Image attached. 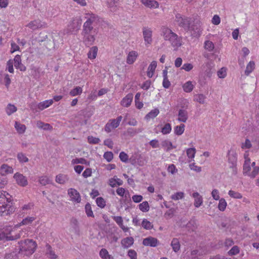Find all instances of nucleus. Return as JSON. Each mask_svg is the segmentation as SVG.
Here are the masks:
<instances>
[{
  "mask_svg": "<svg viewBox=\"0 0 259 259\" xmlns=\"http://www.w3.org/2000/svg\"><path fill=\"white\" fill-rule=\"evenodd\" d=\"M18 253H21L27 256L33 254L35 251L37 243L32 239H26L19 242Z\"/></svg>",
  "mask_w": 259,
  "mask_h": 259,
  "instance_id": "1",
  "label": "nucleus"
},
{
  "mask_svg": "<svg viewBox=\"0 0 259 259\" xmlns=\"http://www.w3.org/2000/svg\"><path fill=\"white\" fill-rule=\"evenodd\" d=\"M183 105L181 106L182 109H180L178 113V119L179 121L186 122L188 119V112L186 109L188 108L189 102L186 99L183 100Z\"/></svg>",
  "mask_w": 259,
  "mask_h": 259,
  "instance_id": "2",
  "label": "nucleus"
},
{
  "mask_svg": "<svg viewBox=\"0 0 259 259\" xmlns=\"http://www.w3.org/2000/svg\"><path fill=\"white\" fill-rule=\"evenodd\" d=\"M20 237L19 234H16L13 236L11 235V231L9 229H1L0 230V240H14Z\"/></svg>",
  "mask_w": 259,
  "mask_h": 259,
  "instance_id": "3",
  "label": "nucleus"
},
{
  "mask_svg": "<svg viewBox=\"0 0 259 259\" xmlns=\"http://www.w3.org/2000/svg\"><path fill=\"white\" fill-rule=\"evenodd\" d=\"M177 18L178 25L184 28L185 30L188 31L194 29L191 25V17H177Z\"/></svg>",
  "mask_w": 259,
  "mask_h": 259,
  "instance_id": "4",
  "label": "nucleus"
},
{
  "mask_svg": "<svg viewBox=\"0 0 259 259\" xmlns=\"http://www.w3.org/2000/svg\"><path fill=\"white\" fill-rule=\"evenodd\" d=\"M81 26V22L79 20L73 19L68 25L66 30L68 34L75 33L79 29Z\"/></svg>",
  "mask_w": 259,
  "mask_h": 259,
  "instance_id": "5",
  "label": "nucleus"
},
{
  "mask_svg": "<svg viewBox=\"0 0 259 259\" xmlns=\"http://www.w3.org/2000/svg\"><path fill=\"white\" fill-rule=\"evenodd\" d=\"M15 211V208L12 206V202L1 204L0 215L6 216Z\"/></svg>",
  "mask_w": 259,
  "mask_h": 259,
  "instance_id": "6",
  "label": "nucleus"
},
{
  "mask_svg": "<svg viewBox=\"0 0 259 259\" xmlns=\"http://www.w3.org/2000/svg\"><path fill=\"white\" fill-rule=\"evenodd\" d=\"M143 35L146 46L150 45L152 42V31L148 27H144L143 28Z\"/></svg>",
  "mask_w": 259,
  "mask_h": 259,
  "instance_id": "7",
  "label": "nucleus"
},
{
  "mask_svg": "<svg viewBox=\"0 0 259 259\" xmlns=\"http://www.w3.org/2000/svg\"><path fill=\"white\" fill-rule=\"evenodd\" d=\"M47 23L46 22H43L39 19L37 18L32 21H31L26 25V26L33 30H35L38 28L45 27Z\"/></svg>",
  "mask_w": 259,
  "mask_h": 259,
  "instance_id": "8",
  "label": "nucleus"
},
{
  "mask_svg": "<svg viewBox=\"0 0 259 259\" xmlns=\"http://www.w3.org/2000/svg\"><path fill=\"white\" fill-rule=\"evenodd\" d=\"M168 41H169L171 45L173 47L176 48V49L182 45V39L175 33H174V34L171 35V37L168 38Z\"/></svg>",
  "mask_w": 259,
  "mask_h": 259,
  "instance_id": "9",
  "label": "nucleus"
},
{
  "mask_svg": "<svg viewBox=\"0 0 259 259\" xmlns=\"http://www.w3.org/2000/svg\"><path fill=\"white\" fill-rule=\"evenodd\" d=\"M83 36V41L85 45L89 47L93 44L95 40V35L91 34V32H82Z\"/></svg>",
  "mask_w": 259,
  "mask_h": 259,
  "instance_id": "10",
  "label": "nucleus"
},
{
  "mask_svg": "<svg viewBox=\"0 0 259 259\" xmlns=\"http://www.w3.org/2000/svg\"><path fill=\"white\" fill-rule=\"evenodd\" d=\"M68 194L71 200L73 201L79 203L81 201L80 195L79 192L74 188H70L68 190Z\"/></svg>",
  "mask_w": 259,
  "mask_h": 259,
  "instance_id": "11",
  "label": "nucleus"
},
{
  "mask_svg": "<svg viewBox=\"0 0 259 259\" xmlns=\"http://www.w3.org/2000/svg\"><path fill=\"white\" fill-rule=\"evenodd\" d=\"M14 178L18 185L22 187H25L28 184L27 178L23 175L18 172L14 175Z\"/></svg>",
  "mask_w": 259,
  "mask_h": 259,
  "instance_id": "12",
  "label": "nucleus"
},
{
  "mask_svg": "<svg viewBox=\"0 0 259 259\" xmlns=\"http://www.w3.org/2000/svg\"><path fill=\"white\" fill-rule=\"evenodd\" d=\"M95 17H89L84 22L83 26L82 32H91L93 29V23Z\"/></svg>",
  "mask_w": 259,
  "mask_h": 259,
  "instance_id": "13",
  "label": "nucleus"
},
{
  "mask_svg": "<svg viewBox=\"0 0 259 259\" xmlns=\"http://www.w3.org/2000/svg\"><path fill=\"white\" fill-rule=\"evenodd\" d=\"M158 240L157 238L148 237L143 239V244L145 246H150L152 247H156L158 245Z\"/></svg>",
  "mask_w": 259,
  "mask_h": 259,
  "instance_id": "14",
  "label": "nucleus"
},
{
  "mask_svg": "<svg viewBox=\"0 0 259 259\" xmlns=\"http://www.w3.org/2000/svg\"><path fill=\"white\" fill-rule=\"evenodd\" d=\"M161 35L163 37L165 40H168V38L171 37L174 32L166 26H162L160 29Z\"/></svg>",
  "mask_w": 259,
  "mask_h": 259,
  "instance_id": "15",
  "label": "nucleus"
},
{
  "mask_svg": "<svg viewBox=\"0 0 259 259\" xmlns=\"http://www.w3.org/2000/svg\"><path fill=\"white\" fill-rule=\"evenodd\" d=\"M138 53L135 51H132L128 53L126 58V63L129 65L133 64L136 60Z\"/></svg>",
  "mask_w": 259,
  "mask_h": 259,
  "instance_id": "16",
  "label": "nucleus"
},
{
  "mask_svg": "<svg viewBox=\"0 0 259 259\" xmlns=\"http://www.w3.org/2000/svg\"><path fill=\"white\" fill-rule=\"evenodd\" d=\"M197 227V221L194 217L192 218L186 225V228L190 232L195 231Z\"/></svg>",
  "mask_w": 259,
  "mask_h": 259,
  "instance_id": "17",
  "label": "nucleus"
},
{
  "mask_svg": "<svg viewBox=\"0 0 259 259\" xmlns=\"http://www.w3.org/2000/svg\"><path fill=\"white\" fill-rule=\"evenodd\" d=\"M133 95L132 94H128L121 101L120 104L123 107H129L133 101Z\"/></svg>",
  "mask_w": 259,
  "mask_h": 259,
  "instance_id": "18",
  "label": "nucleus"
},
{
  "mask_svg": "<svg viewBox=\"0 0 259 259\" xmlns=\"http://www.w3.org/2000/svg\"><path fill=\"white\" fill-rule=\"evenodd\" d=\"M134 242V239L132 237H127L121 240V244L124 248L131 247Z\"/></svg>",
  "mask_w": 259,
  "mask_h": 259,
  "instance_id": "19",
  "label": "nucleus"
},
{
  "mask_svg": "<svg viewBox=\"0 0 259 259\" xmlns=\"http://www.w3.org/2000/svg\"><path fill=\"white\" fill-rule=\"evenodd\" d=\"M142 3L146 7L149 8H156L159 6L158 3L155 0H142Z\"/></svg>",
  "mask_w": 259,
  "mask_h": 259,
  "instance_id": "20",
  "label": "nucleus"
},
{
  "mask_svg": "<svg viewBox=\"0 0 259 259\" xmlns=\"http://www.w3.org/2000/svg\"><path fill=\"white\" fill-rule=\"evenodd\" d=\"M46 254L48 257L51 259H56L57 258V255L56 254L55 251L53 250L52 246L50 244L47 243L46 245Z\"/></svg>",
  "mask_w": 259,
  "mask_h": 259,
  "instance_id": "21",
  "label": "nucleus"
},
{
  "mask_svg": "<svg viewBox=\"0 0 259 259\" xmlns=\"http://www.w3.org/2000/svg\"><path fill=\"white\" fill-rule=\"evenodd\" d=\"M228 162L229 163H237V157L235 152L232 150H229L228 152Z\"/></svg>",
  "mask_w": 259,
  "mask_h": 259,
  "instance_id": "22",
  "label": "nucleus"
},
{
  "mask_svg": "<svg viewBox=\"0 0 259 259\" xmlns=\"http://www.w3.org/2000/svg\"><path fill=\"white\" fill-rule=\"evenodd\" d=\"M193 197L195 198L194 206L196 207H199L201 205L203 202V198L198 192H194L192 194Z\"/></svg>",
  "mask_w": 259,
  "mask_h": 259,
  "instance_id": "23",
  "label": "nucleus"
},
{
  "mask_svg": "<svg viewBox=\"0 0 259 259\" xmlns=\"http://www.w3.org/2000/svg\"><path fill=\"white\" fill-rule=\"evenodd\" d=\"M157 66V62L156 61H153L149 65L148 68L147 76L149 78H151L153 75L154 71Z\"/></svg>",
  "mask_w": 259,
  "mask_h": 259,
  "instance_id": "24",
  "label": "nucleus"
},
{
  "mask_svg": "<svg viewBox=\"0 0 259 259\" xmlns=\"http://www.w3.org/2000/svg\"><path fill=\"white\" fill-rule=\"evenodd\" d=\"M68 180L69 177L66 175L59 174L56 177V182L60 184H64Z\"/></svg>",
  "mask_w": 259,
  "mask_h": 259,
  "instance_id": "25",
  "label": "nucleus"
},
{
  "mask_svg": "<svg viewBox=\"0 0 259 259\" xmlns=\"http://www.w3.org/2000/svg\"><path fill=\"white\" fill-rule=\"evenodd\" d=\"M53 103V100H46L43 102H40L37 105V107L39 110H43L44 109L49 107Z\"/></svg>",
  "mask_w": 259,
  "mask_h": 259,
  "instance_id": "26",
  "label": "nucleus"
},
{
  "mask_svg": "<svg viewBox=\"0 0 259 259\" xmlns=\"http://www.w3.org/2000/svg\"><path fill=\"white\" fill-rule=\"evenodd\" d=\"M161 145L162 147L165 148L166 152L169 151L171 149L176 148L175 146H173L172 143L167 140H163L161 142Z\"/></svg>",
  "mask_w": 259,
  "mask_h": 259,
  "instance_id": "27",
  "label": "nucleus"
},
{
  "mask_svg": "<svg viewBox=\"0 0 259 259\" xmlns=\"http://www.w3.org/2000/svg\"><path fill=\"white\" fill-rule=\"evenodd\" d=\"M172 250L174 252H177L180 249V243L178 238H174L170 243Z\"/></svg>",
  "mask_w": 259,
  "mask_h": 259,
  "instance_id": "28",
  "label": "nucleus"
},
{
  "mask_svg": "<svg viewBox=\"0 0 259 259\" xmlns=\"http://www.w3.org/2000/svg\"><path fill=\"white\" fill-rule=\"evenodd\" d=\"M98 50V47L96 46L92 47L88 53V58L90 59H95L97 55Z\"/></svg>",
  "mask_w": 259,
  "mask_h": 259,
  "instance_id": "29",
  "label": "nucleus"
},
{
  "mask_svg": "<svg viewBox=\"0 0 259 259\" xmlns=\"http://www.w3.org/2000/svg\"><path fill=\"white\" fill-rule=\"evenodd\" d=\"M185 126L184 124L176 126L174 129L175 134L177 136L182 135L185 131Z\"/></svg>",
  "mask_w": 259,
  "mask_h": 259,
  "instance_id": "30",
  "label": "nucleus"
},
{
  "mask_svg": "<svg viewBox=\"0 0 259 259\" xmlns=\"http://www.w3.org/2000/svg\"><path fill=\"white\" fill-rule=\"evenodd\" d=\"M15 127L18 133L23 134L26 130V126L24 124H21L18 121H15Z\"/></svg>",
  "mask_w": 259,
  "mask_h": 259,
  "instance_id": "31",
  "label": "nucleus"
},
{
  "mask_svg": "<svg viewBox=\"0 0 259 259\" xmlns=\"http://www.w3.org/2000/svg\"><path fill=\"white\" fill-rule=\"evenodd\" d=\"M17 110V107L12 104H8L6 108V112L8 115H11L12 114L15 112Z\"/></svg>",
  "mask_w": 259,
  "mask_h": 259,
  "instance_id": "32",
  "label": "nucleus"
},
{
  "mask_svg": "<svg viewBox=\"0 0 259 259\" xmlns=\"http://www.w3.org/2000/svg\"><path fill=\"white\" fill-rule=\"evenodd\" d=\"M183 88L184 92L190 93L193 90L194 85L191 81H188L183 84Z\"/></svg>",
  "mask_w": 259,
  "mask_h": 259,
  "instance_id": "33",
  "label": "nucleus"
},
{
  "mask_svg": "<svg viewBox=\"0 0 259 259\" xmlns=\"http://www.w3.org/2000/svg\"><path fill=\"white\" fill-rule=\"evenodd\" d=\"M255 68V63L254 61H251L247 64L245 70L246 75H248Z\"/></svg>",
  "mask_w": 259,
  "mask_h": 259,
  "instance_id": "34",
  "label": "nucleus"
},
{
  "mask_svg": "<svg viewBox=\"0 0 259 259\" xmlns=\"http://www.w3.org/2000/svg\"><path fill=\"white\" fill-rule=\"evenodd\" d=\"M18 251L17 249L13 251L10 253H6L4 256V259H17Z\"/></svg>",
  "mask_w": 259,
  "mask_h": 259,
  "instance_id": "35",
  "label": "nucleus"
},
{
  "mask_svg": "<svg viewBox=\"0 0 259 259\" xmlns=\"http://www.w3.org/2000/svg\"><path fill=\"white\" fill-rule=\"evenodd\" d=\"M159 113V111L158 109H154L152 110L150 112H149L145 116V119L147 120H149L150 118H155Z\"/></svg>",
  "mask_w": 259,
  "mask_h": 259,
  "instance_id": "36",
  "label": "nucleus"
},
{
  "mask_svg": "<svg viewBox=\"0 0 259 259\" xmlns=\"http://www.w3.org/2000/svg\"><path fill=\"white\" fill-rule=\"evenodd\" d=\"M100 256L103 259H110L112 258L108 253L107 250L105 248H102L100 251Z\"/></svg>",
  "mask_w": 259,
  "mask_h": 259,
  "instance_id": "37",
  "label": "nucleus"
},
{
  "mask_svg": "<svg viewBox=\"0 0 259 259\" xmlns=\"http://www.w3.org/2000/svg\"><path fill=\"white\" fill-rule=\"evenodd\" d=\"M36 125L38 128H42L45 130H48L52 128V126L50 124L45 123L41 121H37Z\"/></svg>",
  "mask_w": 259,
  "mask_h": 259,
  "instance_id": "38",
  "label": "nucleus"
},
{
  "mask_svg": "<svg viewBox=\"0 0 259 259\" xmlns=\"http://www.w3.org/2000/svg\"><path fill=\"white\" fill-rule=\"evenodd\" d=\"M139 208L142 211L146 212L149 210L150 206L147 201H144L139 205Z\"/></svg>",
  "mask_w": 259,
  "mask_h": 259,
  "instance_id": "39",
  "label": "nucleus"
},
{
  "mask_svg": "<svg viewBox=\"0 0 259 259\" xmlns=\"http://www.w3.org/2000/svg\"><path fill=\"white\" fill-rule=\"evenodd\" d=\"M39 182L42 186H46L47 184H52V180H51L47 176H41L39 178Z\"/></svg>",
  "mask_w": 259,
  "mask_h": 259,
  "instance_id": "40",
  "label": "nucleus"
},
{
  "mask_svg": "<svg viewBox=\"0 0 259 259\" xmlns=\"http://www.w3.org/2000/svg\"><path fill=\"white\" fill-rule=\"evenodd\" d=\"M1 169L2 172H5L6 174H12L13 172V168L6 164H2Z\"/></svg>",
  "mask_w": 259,
  "mask_h": 259,
  "instance_id": "41",
  "label": "nucleus"
},
{
  "mask_svg": "<svg viewBox=\"0 0 259 259\" xmlns=\"http://www.w3.org/2000/svg\"><path fill=\"white\" fill-rule=\"evenodd\" d=\"M142 226L146 230H151L153 228V225L147 219H144L142 222Z\"/></svg>",
  "mask_w": 259,
  "mask_h": 259,
  "instance_id": "42",
  "label": "nucleus"
},
{
  "mask_svg": "<svg viewBox=\"0 0 259 259\" xmlns=\"http://www.w3.org/2000/svg\"><path fill=\"white\" fill-rule=\"evenodd\" d=\"M205 96L203 94H197L194 96V100L200 104H204L205 100Z\"/></svg>",
  "mask_w": 259,
  "mask_h": 259,
  "instance_id": "43",
  "label": "nucleus"
},
{
  "mask_svg": "<svg viewBox=\"0 0 259 259\" xmlns=\"http://www.w3.org/2000/svg\"><path fill=\"white\" fill-rule=\"evenodd\" d=\"M227 202L224 198H221L219 200L218 208L220 210L223 211L225 210L227 206Z\"/></svg>",
  "mask_w": 259,
  "mask_h": 259,
  "instance_id": "44",
  "label": "nucleus"
},
{
  "mask_svg": "<svg viewBox=\"0 0 259 259\" xmlns=\"http://www.w3.org/2000/svg\"><path fill=\"white\" fill-rule=\"evenodd\" d=\"M171 131V126L170 123H166L164 126L161 128V133L163 135L169 134Z\"/></svg>",
  "mask_w": 259,
  "mask_h": 259,
  "instance_id": "45",
  "label": "nucleus"
},
{
  "mask_svg": "<svg viewBox=\"0 0 259 259\" xmlns=\"http://www.w3.org/2000/svg\"><path fill=\"white\" fill-rule=\"evenodd\" d=\"M17 157L18 160L20 163L27 162L28 161V158L22 152L18 153Z\"/></svg>",
  "mask_w": 259,
  "mask_h": 259,
  "instance_id": "46",
  "label": "nucleus"
},
{
  "mask_svg": "<svg viewBox=\"0 0 259 259\" xmlns=\"http://www.w3.org/2000/svg\"><path fill=\"white\" fill-rule=\"evenodd\" d=\"M82 90L80 87H76L70 92V95L71 96H75L82 93Z\"/></svg>",
  "mask_w": 259,
  "mask_h": 259,
  "instance_id": "47",
  "label": "nucleus"
},
{
  "mask_svg": "<svg viewBox=\"0 0 259 259\" xmlns=\"http://www.w3.org/2000/svg\"><path fill=\"white\" fill-rule=\"evenodd\" d=\"M85 210L86 214L89 217H94V215L93 212L92 210V207L91 204L89 203H88L85 204Z\"/></svg>",
  "mask_w": 259,
  "mask_h": 259,
  "instance_id": "48",
  "label": "nucleus"
},
{
  "mask_svg": "<svg viewBox=\"0 0 259 259\" xmlns=\"http://www.w3.org/2000/svg\"><path fill=\"white\" fill-rule=\"evenodd\" d=\"M204 48L208 51H212L214 48V44L210 40H206L204 42Z\"/></svg>",
  "mask_w": 259,
  "mask_h": 259,
  "instance_id": "49",
  "label": "nucleus"
},
{
  "mask_svg": "<svg viewBox=\"0 0 259 259\" xmlns=\"http://www.w3.org/2000/svg\"><path fill=\"white\" fill-rule=\"evenodd\" d=\"M228 194L230 197L235 199H241L242 198V195L241 193L233 190H230Z\"/></svg>",
  "mask_w": 259,
  "mask_h": 259,
  "instance_id": "50",
  "label": "nucleus"
},
{
  "mask_svg": "<svg viewBox=\"0 0 259 259\" xmlns=\"http://www.w3.org/2000/svg\"><path fill=\"white\" fill-rule=\"evenodd\" d=\"M8 183L7 178L6 176L0 173V188H4Z\"/></svg>",
  "mask_w": 259,
  "mask_h": 259,
  "instance_id": "51",
  "label": "nucleus"
},
{
  "mask_svg": "<svg viewBox=\"0 0 259 259\" xmlns=\"http://www.w3.org/2000/svg\"><path fill=\"white\" fill-rule=\"evenodd\" d=\"M96 203L97 205L100 208H104L106 205V201L104 198L101 197H98L96 199Z\"/></svg>",
  "mask_w": 259,
  "mask_h": 259,
  "instance_id": "52",
  "label": "nucleus"
},
{
  "mask_svg": "<svg viewBox=\"0 0 259 259\" xmlns=\"http://www.w3.org/2000/svg\"><path fill=\"white\" fill-rule=\"evenodd\" d=\"M240 250L238 246H234L228 252L229 255H236L239 253Z\"/></svg>",
  "mask_w": 259,
  "mask_h": 259,
  "instance_id": "53",
  "label": "nucleus"
},
{
  "mask_svg": "<svg viewBox=\"0 0 259 259\" xmlns=\"http://www.w3.org/2000/svg\"><path fill=\"white\" fill-rule=\"evenodd\" d=\"M35 220L34 217H26L23 219L20 223V225H27L32 223V222Z\"/></svg>",
  "mask_w": 259,
  "mask_h": 259,
  "instance_id": "54",
  "label": "nucleus"
},
{
  "mask_svg": "<svg viewBox=\"0 0 259 259\" xmlns=\"http://www.w3.org/2000/svg\"><path fill=\"white\" fill-rule=\"evenodd\" d=\"M184 197V193L182 192H179L173 194L171 198L175 200H178L182 199Z\"/></svg>",
  "mask_w": 259,
  "mask_h": 259,
  "instance_id": "55",
  "label": "nucleus"
},
{
  "mask_svg": "<svg viewBox=\"0 0 259 259\" xmlns=\"http://www.w3.org/2000/svg\"><path fill=\"white\" fill-rule=\"evenodd\" d=\"M88 142L91 144H98L100 140L98 138L94 137L93 136H89L88 137Z\"/></svg>",
  "mask_w": 259,
  "mask_h": 259,
  "instance_id": "56",
  "label": "nucleus"
},
{
  "mask_svg": "<svg viewBox=\"0 0 259 259\" xmlns=\"http://www.w3.org/2000/svg\"><path fill=\"white\" fill-rule=\"evenodd\" d=\"M259 174V167L258 166H254L253 168V170L251 172L248 174V176L251 178H254L258 174Z\"/></svg>",
  "mask_w": 259,
  "mask_h": 259,
  "instance_id": "57",
  "label": "nucleus"
},
{
  "mask_svg": "<svg viewBox=\"0 0 259 259\" xmlns=\"http://www.w3.org/2000/svg\"><path fill=\"white\" fill-rule=\"evenodd\" d=\"M196 150L194 148H189L187 150V155L190 158H193L195 156Z\"/></svg>",
  "mask_w": 259,
  "mask_h": 259,
  "instance_id": "58",
  "label": "nucleus"
},
{
  "mask_svg": "<svg viewBox=\"0 0 259 259\" xmlns=\"http://www.w3.org/2000/svg\"><path fill=\"white\" fill-rule=\"evenodd\" d=\"M103 157L108 162H110L113 158V154L112 152L108 151L104 153Z\"/></svg>",
  "mask_w": 259,
  "mask_h": 259,
  "instance_id": "59",
  "label": "nucleus"
},
{
  "mask_svg": "<svg viewBox=\"0 0 259 259\" xmlns=\"http://www.w3.org/2000/svg\"><path fill=\"white\" fill-rule=\"evenodd\" d=\"M119 158L123 162H127L128 159V155L124 152H121L119 154Z\"/></svg>",
  "mask_w": 259,
  "mask_h": 259,
  "instance_id": "60",
  "label": "nucleus"
},
{
  "mask_svg": "<svg viewBox=\"0 0 259 259\" xmlns=\"http://www.w3.org/2000/svg\"><path fill=\"white\" fill-rule=\"evenodd\" d=\"M112 218L119 226L123 224V220L121 216H113Z\"/></svg>",
  "mask_w": 259,
  "mask_h": 259,
  "instance_id": "61",
  "label": "nucleus"
},
{
  "mask_svg": "<svg viewBox=\"0 0 259 259\" xmlns=\"http://www.w3.org/2000/svg\"><path fill=\"white\" fill-rule=\"evenodd\" d=\"M14 65L16 68L19 69L21 71H24L26 70V67L22 64L21 61L19 62L18 63H14Z\"/></svg>",
  "mask_w": 259,
  "mask_h": 259,
  "instance_id": "62",
  "label": "nucleus"
},
{
  "mask_svg": "<svg viewBox=\"0 0 259 259\" xmlns=\"http://www.w3.org/2000/svg\"><path fill=\"white\" fill-rule=\"evenodd\" d=\"M251 147V142L248 139H246L245 142L242 143L241 148L243 149H249Z\"/></svg>",
  "mask_w": 259,
  "mask_h": 259,
  "instance_id": "63",
  "label": "nucleus"
},
{
  "mask_svg": "<svg viewBox=\"0 0 259 259\" xmlns=\"http://www.w3.org/2000/svg\"><path fill=\"white\" fill-rule=\"evenodd\" d=\"M127 255L131 259H137V254L135 250L130 249L128 250Z\"/></svg>",
  "mask_w": 259,
  "mask_h": 259,
  "instance_id": "64",
  "label": "nucleus"
}]
</instances>
